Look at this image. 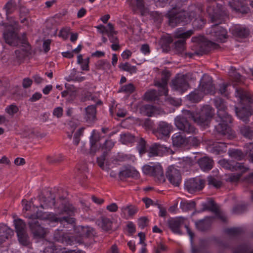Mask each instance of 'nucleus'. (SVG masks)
Wrapping results in <instances>:
<instances>
[{
  "label": "nucleus",
  "instance_id": "obj_1",
  "mask_svg": "<svg viewBox=\"0 0 253 253\" xmlns=\"http://www.w3.org/2000/svg\"><path fill=\"white\" fill-rule=\"evenodd\" d=\"M213 112L212 108L209 105L204 106L200 112L196 113L185 110L183 112V116H178L175 119V125L179 130L188 133H194L196 130L188 123L187 120L192 119L198 125L205 127L209 125Z\"/></svg>",
  "mask_w": 253,
  "mask_h": 253
},
{
  "label": "nucleus",
  "instance_id": "obj_2",
  "mask_svg": "<svg viewBox=\"0 0 253 253\" xmlns=\"http://www.w3.org/2000/svg\"><path fill=\"white\" fill-rule=\"evenodd\" d=\"M28 218L31 220L29 221V224L34 236L39 238L44 237L46 230L41 226L37 221L35 220L36 219H47L51 222L57 221L59 220L56 215L53 213L42 212L39 210L36 214L34 213L29 215ZM59 221L61 224L65 226L68 224H73L75 219L71 217H63L59 219Z\"/></svg>",
  "mask_w": 253,
  "mask_h": 253
},
{
  "label": "nucleus",
  "instance_id": "obj_3",
  "mask_svg": "<svg viewBox=\"0 0 253 253\" xmlns=\"http://www.w3.org/2000/svg\"><path fill=\"white\" fill-rule=\"evenodd\" d=\"M207 12L211 17V21L217 24L212 26L208 30V34L211 38L214 41L219 42H224L227 37V31L222 27L219 26L223 20L226 15L225 12H221L219 8L213 9L211 6L207 8Z\"/></svg>",
  "mask_w": 253,
  "mask_h": 253
},
{
  "label": "nucleus",
  "instance_id": "obj_4",
  "mask_svg": "<svg viewBox=\"0 0 253 253\" xmlns=\"http://www.w3.org/2000/svg\"><path fill=\"white\" fill-rule=\"evenodd\" d=\"M214 105L217 109V115L219 118V122L216 128L219 132L223 134L230 135L229 138L231 139L234 137V134L233 133L229 124L232 123L231 117L225 112L226 108L224 101L219 98H216L214 99Z\"/></svg>",
  "mask_w": 253,
  "mask_h": 253
},
{
  "label": "nucleus",
  "instance_id": "obj_5",
  "mask_svg": "<svg viewBox=\"0 0 253 253\" xmlns=\"http://www.w3.org/2000/svg\"><path fill=\"white\" fill-rule=\"evenodd\" d=\"M175 2L177 3L175 6L173 7V9L169 11L168 13L169 25L172 27H174L180 23L185 24L191 22L195 16V12L193 11L189 12L186 11L176 12V8L181 4V0H172L171 6H173V3Z\"/></svg>",
  "mask_w": 253,
  "mask_h": 253
},
{
  "label": "nucleus",
  "instance_id": "obj_6",
  "mask_svg": "<svg viewBox=\"0 0 253 253\" xmlns=\"http://www.w3.org/2000/svg\"><path fill=\"white\" fill-rule=\"evenodd\" d=\"M200 84L201 86L200 89L194 90L187 96L190 101L199 102L203 97L204 94H213L214 93L215 88L210 76L204 75L201 79Z\"/></svg>",
  "mask_w": 253,
  "mask_h": 253
},
{
  "label": "nucleus",
  "instance_id": "obj_7",
  "mask_svg": "<svg viewBox=\"0 0 253 253\" xmlns=\"http://www.w3.org/2000/svg\"><path fill=\"white\" fill-rule=\"evenodd\" d=\"M193 34L191 30L185 32L182 29H177L174 33V37L177 39H182L174 43L175 49L178 53L183 52L185 48V39L189 38Z\"/></svg>",
  "mask_w": 253,
  "mask_h": 253
},
{
  "label": "nucleus",
  "instance_id": "obj_8",
  "mask_svg": "<svg viewBox=\"0 0 253 253\" xmlns=\"http://www.w3.org/2000/svg\"><path fill=\"white\" fill-rule=\"evenodd\" d=\"M14 224L19 242L22 245H27L29 241L26 233V224L25 222L21 219H17L14 220Z\"/></svg>",
  "mask_w": 253,
  "mask_h": 253
},
{
  "label": "nucleus",
  "instance_id": "obj_9",
  "mask_svg": "<svg viewBox=\"0 0 253 253\" xmlns=\"http://www.w3.org/2000/svg\"><path fill=\"white\" fill-rule=\"evenodd\" d=\"M16 23L14 22L12 25L8 26L3 33V38L8 44L11 45H16L19 42V39L15 33Z\"/></svg>",
  "mask_w": 253,
  "mask_h": 253
},
{
  "label": "nucleus",
  "instance_id": "obj_10",
  "mask_svg": "<svg viewBox=\"0 0 253 253\" xmlns=\"http://www.w3.org/2000/svg\"><path fill=\"white\" fill-rule=\"evenodd\" d=\"M172 126L165 122H160L157 128L154 130V133L158 139H163L169 136L172 130Z\"/></svg>",
  "mask_w": 253,
  "mask_h": 253
},
{
  "label": "nucleus",
  "instance_id": "obj_11",
  "mask_svg": "<svg viewBox=\"0 0 253 253\" xmlns=\"http://www.w3.org/2000/svg\"><path fill=\"white\" fill-rule=\"evenodd\" d=\"M171 87L173 90L180 93L185 92L189 87L186 77L184 75L179 76L172 82Z\"/></svg>",
  "mask_w": 253,
  "mask_h": 253
},
{
  "label": "nucleus",
  "instance_id": "obj_12",
  "mask_svg": "<svg viewBox=\"0 0 253 253\" xmlns=\"http://www.w3.org/2000/svg\"><path fill=\"white\" fill-rule=\"evenodd\" d=\"M204 181L201 178H194L185 182V187L189 193H193L202 189L204 187Z\"/></svg>",
  "mask_w": 253,
  "mask_h": 253
},
{
  "label": "nucleus",
  "instance_id": "obj_13",
  "mask_svg": "<svg viewBox=\"0 0 253 253\" xmlns=\"http://www.w3.org/2000/svg\"><path fill=\"white\" fill-rule=\"evenodd\" d=\"M167 177L169 182L175 186H179L181 178L179 170L173 166L169 167L167 172Z\"/></svg>",
  "mask_w": 253,
  "mask_h": 253
},
{
  "label": "nucleus",
  "instance_id": "obj_14",
  "mask_svg": "<svg viewBox=\"0 0 253 253\" xmlns=\"http://www.w3.org/2000/svg\"><path fill=\"white\" fill-rule=\"evenodd\" d=\"M168 148L159 144H155L150 147L148 152L149 157L161 156L167 152Z\"/></svg>",
  "mask_w": 253,
  "mask_h": 253
},
{
  "label": "nucleus",
  "instance_id": "obj_15",
  "mask_svg": "<svg viewBox=\"0 0 253 253\" xmlns=\"http://www.w3.org/2000/svg\"><path fill=\"white\" fill-rule=\"evenodd\" d=\"M169 73L162 78L161 81H155V85L159 88L160 95H167L168 90L167 88V82L169 77Z\"/></svg>",
  "mask_w": 253,
  "mask_h": 253
},
{
  "label": "nucleus",
  "instance_id": "obj_16",
  "mask_svg": "<svg viewBox=\"0 0 253 253\" xmlns=\"http://www.w3.org/2000/svg\"><path fill=\"white\" fill-rule=\"evenodd\" d=\"M236 113L238 117L243 122L247 123L249 121V118L252 114V111L250 106L243 107L238 110L236 109Z\"/></svg>",
  "mask_w": 253,
  "mask_h": 253
},
{
  "label": "nucleus",
  "instance_id": "obj_17",
  "mask_svg": "<svg viewBox=\"0 0 253 253\" xmlns=\"http://www.w3.org/2000/svg\"><path fill=\"white\" fill-rule=\"evenodd\" d=\"M13 234L12 230L4 224H0V244L8 239Z\"/></svg>",
  "mask_w": 253,
  "mask_h": 253
},
{
  "label": "nucleus",
  "instance_id": "obj_18",
  "mask_svg": "<svg viewBox=\"0 0 253 253\" xmlns=\"http://www.w3.org/2000/svg\"><path fill=\"white\" fill-rule=\"evenodd\" d=\"M218 163L221 167L226 169H235L236 170H240L242 172H245L248 169L246 167L240 163H236L234 167H232V165L225 159L220 160L219 161Z\"/></svg>",
  "mask_w": 253,
  "mask_h": 253
},
{
  "label": "nucleus",
  "instance_id": "obj_19",
  "mask_svg": "<svg viewBox=\"0 0 253 253\" xmlns=\"http://www.w3.org/2000/svg\"><path fill=\"white\" fill-rule=\"evenodd\" d=\"M184 218L179 217L175 219H171L169 222V226L173 232L177 234H180V227L183 222Z\"/></svg>",
  "mask_w": 253,
  "mask_h": 253
},
{
  "label": "nucleus",
  "instance_id": "obj_20",
  "mask_svg": "<svg viewBox=\"0 0 253 253\" xmlns=\"http://www.w3.org/2000/svg\"><path fill=\"white\" fill-rule=\"evenodd\" d=\"M119 175L121 178L128 177H138L139 176V172L133 167L128 166L120 171Z\"/></svg>",
  "mask_w": 253,
  "mask_h": 253
},
{
  "label": "nucleus",
  "instance_id": "obj_21",
  "mask_svg": "<svg viewBox=\"0 0 253 253\" xmlns=\"http://www.w3.org/2000/svg\"><path fill=\"white\" fill-rule=\"evenodd\" d=\"M156 169L158 174L162 173V166L159 164H154L152 166L146 165L142 168V171L146 175L152 176L154 175L153 170Z\"/></svg>",
  "mask_w": 253,
  "mask_h": 253
},
{
  "label": "nucleus",
  "instance_id": "obj_22",
  "mask_svg": "<svg viewBox=\"0 0 253 253\" xmlns=\"http://www.w3.org/2000/svg\"><path fill=\"white\" fill-rule=\"evenodd\" d=\"M137 211V209L135 206H125L121 208V214L124 218L128 219L135 214Z\"/></svg>",
  "mask_w": 253,
  "mask_h": 253
},
{
  "label": "nucleus",
  "instance_id": "obj_23",
  "mask_svg": "<svg viewBox=\"0 0 253 253\" xmlns=\"http://www.w3.org/2000/svg\"><path fill=\"white\" fill-rule=\"evenodd\" d=\"M232 32L233 35L239 37H245L249 33V30L241 25H235L232 29Z\"/></svg>",
  "mask_w": 253,
  "mask_h": 253
},
{
  "label": "nucleus",
  "instance_id": "obj_24",
  "mask_svg": "<svg viewBox=\"0 0 253 253\" xmlns=\"http://www.w3.org/2000/svg\"><path fill=\"white\" fill-rule=\"evenodd\" d=\"M200 168L204 171L211 169L213 166V161L208 157H204L198 161Z\"/></svg>",
  "mask_w": 253,
  "mask_h": 253
},
{
  "label": "nucleus",
  "instance_id": "obj_25",
  "mask_svg": "<svg viewBox=\"0 0 253 253\" xmlns=\"http://www.w3.org/2000/svg\"><path fill=\"white\" fill-rule=\"evenodd\" d=\"M235 96L239 98L241 102L247 101L251 103H253V100L251 95L241 89H236Z\"/></svg>",
  "mask_w": 253,
  "mask_h": 253
},
{
  "label": "nucleus",
  "instance_id": "obj_26",
  "mask_svg": "<svg viewBox=\"0 0 253 253\" xmlns=\"http://www.w3.org/2000/svg\"><path fill=\"white\" fill-rule=\"evenodd\" d=\"M96 108L94 105L88 106L85 108V118L88 122L93 121L95 118Z\"/></svg>",
  "mask_w": 253,
  "mask_h": 253
},
{
  "label": "nucleus",
  "instance_id": "obj_27",
  "mask_svg": "<svg viewBox=\"0 0 253 253\" xmlns=\"http://www.w3.org/2000/svg\"><path fill=\"white\" fill-rule=\"evenodd\" d=\"M172 140L173 144L177 146L183 145L186 141V138L179 132L174 133L172 136Z\"/></svg>",
  "mask_w": 253,
  "mask_h": 253
},
{
  "label": "nucleus",
  "instance_id": "obj_28",
  "mask_svg": "<svg viewBox=\"0 0 253 253\" xmlns=\"http://www.w3.org/2000/svg\"><path fill=\"white\" fill-rule=\"evenodd\" d=\"M110 63L106 60H99L95 64V68L97 70L107 72L110 68Z\"/></svg>",
  "mask_w": 253,
  "mask_h": 253
},
{
  "label": "nucleus",
  "instance_id": "obj_29",
  "mask_svg": "<svg viewBox=\"0 0 253 253\" xmlns=\"http://www.w3.org/2000/svg\"><path fill=\"white\" fill-rule=\"evenodd\" d=\"M119 68L124 71L127 72L131 74L136 73L137 68L135 66H132L128 62L122 63L119 65Z\"/></svg>",
  "mask_w": 253,
  "mask_h": 253
},
{
  "label": "nucleus",
  "instance_id": "obj_30",
  "mask_svg": "<svg viewBox=\"0 0 253 253\" xmlns=\"http://www.w3.org/2000/svg\"><path fill=\"white\" fill-rule=\"evenodd\" d=\"M210 218L207 217L203 220H201L195 223L197 228L200 231H205L210 226L209 221Z\"/></svg>",
  "mask_w": 253,
  "mask_h": 253
},
{
  "label": "nucleus",
  "instance_id": "obj_31",
  "mask_svg": "<svg viewBox=\"0 0 253 253\" xmlns=\"http://www.w3.org/2000/svg\"><path fill=\"white\" fill-rule=\"evenodd\" d=\"M111 221L110 220L104 217H102L101 220L99 223V225L102 228V229L105 231H108L111 228Z\"/></svg>",
  "mask_w": 253,
  "mask_h": 253
},
{
  "label": "nucleus",
  "instance_id": "obj_32",
  "mask_svg": "<svg viewBox=\"0 0 253 253\" xmlns=\"http://www.w3.org/2000/svg\"><path fill=\"white\" fill-rule=\"evenodd\" d=\"M241 133L245 137L252 139L253 137V130L249 126H243L240 128Z\"/></svg>",
  "mask_w": 253,
  "mask_h": 253
},
{
  "label": "nucleus",
  "instance_id": "obj_33",
  "mask_svg": "<svg viewBox=\"0 0 253 253\" xmlns=\"http://www.w3.org/2000/svg\"><path fill=\"white\" fill-rule=\"evenodd\" d=\"M180 208L184 211L194 209L195 203L193 201L181 202L180 204Z\"/></svg>",
  "mask_w": 253,
  "mask_h": 253
},
{
  "label": "nucleus",
  "instance_id": "obj_34",
  "mask_svg": "<svg viewBox=\"0 0 253 253\" xmlns=\"http://www.w3.org/2000/svg\"><path fill=\"white\" fill-rule=\"evenodd\" d=\"M230 157L237 160H241L244 157L243 153L239 150H231L229 151Z\"/></svg>",
  "mask_w": 253,
  "mask_h": 253
},
{
  "label": "nucleus",
  "instance_id": "obj_35",
  "mask_svg": "<svg viewBox=\"0 0 253 253\" xmlns=\"http://www.w3.org/2000/svg\"><path fill=\"white\" fill-rule=\"evenodd\" d=\"M18 111V108L15 105L11 104L7 106L5 112L10 116L13 117Z\"/></svg>",
  "mask_w": 253,
  "mask_h": 253
},
{
  "label": "nucleus",
  "instance_id": "obj_36",
  "mask_svg": "<svg viewBox=\"0 0 253 253\" xmlns=\"http://www.w3.org/2000/svg\"><path fill=\"white\" fill-rule=\"evenodd\" d=\"M136 5H131L133 10L136 11L140 10L142 14H144L145 9L143 3V0H136Z\"/></svg>",
  "mask_w": 253,
  "mask_h": 253
},
{
  "label": "nucleus",
  "instance_id": "obj_37",
  "mask_svg": "<svg viewBox=\"0 0 253 253\" xmlns=\"http://www.w3.org/2000/svg\"><path fill=\"white\" fill-rule=\"evenodd\" d=\"M135 89V87L133 84H128L122 86L119 90V92H123L127 94L132 93Z\"/></svg>",
  "mask_w": 253,
  "mask_h": 253
},
{
  "label": "nucleus",
  "instance_id": "obj_38",
  "mask_svg": "<svg viewBox=\"0 0 253 253\" xmlns=\"http://www.w3.org/2000/svg\"><path fill=\"white\" fill-rule=\"evenodd\" d=\"M134 140V136L129 133H125L121 135V141L124 144L131 142Z\"/></svg>",
  "mask_w": 253,
  "mask_h": 253
},
{
  "label": "nucleus",
  "instance_id": "obj_39",
  "mask_svg": "<svg viewBox=\"0 0 253 253\" xmlns=\"http://www.w3.org/2000/svg\"><path fill=\"white\" fill-rule=\"evenodd\" d=\"M157 97V92L155 90H151L145 93L144 98L148 101L155 100Z\"/></svg>",
  "mask_w": 253,
  "mask_h": 253
},
{
  "label": "nucleus",
  "instance_id": "obj_40",
  "mask_svg": "<svg viewBox=\"0 0 253 253\" xmlns=\"http://www.w3.org/2000/svg\"><path fill=\"white\" fill-rule=\"evenodd\" d=\"M143 108L145 110L146 115L148 116H153L156 111V108L150 105H145Z\"/></svg>",
  "mask_w": 253,
  "mask_h": 253
},
{
  "label": "nucleus",
  "instance_id": "obj_41",
  "mask_svg": "<svg viewBox=\"0 0 253 253\" xmlns=\"http://www.w3.org/2000/svg\"><path fill=\"white\" fill-rule=\"evenodd\" d=\"M213 148L217 153L225 152L226 151V146L223 143H217L214 145Z\"/></svg>",
  "mask_w": 253,
  "mask_h": 253
},
{
  "label": "nucleus",
  "instance_id": "obj_42",
  "mask_svg": "<svg viewBox=\"0 0 253 253\" xmlns=\"http://www.w3.org/2000/svg\"><path fill=\"white\" fill-rule=\"evenodd\" d=\"M208 183L210 185H212L216 188L220 187L221 183L220 181L217 180L214 177L210 176L208 177Z\"/></svg>",
  "mask_w": 253,
  "mask_h": 253
},
{
  "label": "nucleus",
  "instance_id": "obj_43",
  "mask_svg": "<svg viewBox=\"0 0 253 253\" xmlns=\"http://www.w3.org/2000/svg\"><path fill=\"white\" fill-rule=\"evenodd\" d=\"M192 24L194 27L197 28H201L205 24V21L200 17L196 18L193 21Z\"/></svg>",
  "mask_w": 253,
  "mask_h": 253
},
{
  "label": "nucleus",
  "instance_id": "obj_44",
  "mask_svg": "<svg viewBox=\"0 0 253 253\" xmlns=\"http://www.w3.org/2000/svg\"><path fill=\"white\" fill-rule=\"evenodd\" d=\"M69 28H65L62 29L59 33V36L62 37L63 39L66 40L68 37V34L70 32Z\"/></svg>",
  "mask_w": 253,
  "mask_h": 253
},
{
  "label": "nucleus",
  "instance_id": "obj_45",
  "mask_svg": "<svg viewBox=\"0 0 253 253\" xmlns=\"http://www.w3.org/2000/svg\"><path fill=\"white\" fill-rule=\"evenodd\" d=\"M229 4L230 5L231 7H232L236 11H239L240 8L239 7V2L238 0L236 1L235 0H227Z\"/></svg>",
  "mask_w": 253,
  "mask_h": 253
},
{
  "label": "nucleus",
  "instance_id": "obj_46",
  "mask_svg": "<svg viewBox=\"0 0 253 253\" xmlns=\"http://www.w3.org/2000/svg\"><path fill=\"white\" fill-rule=\"evenodd\" d=\"M22 204L23 211H27L31 209V206L32 205V201L28 202L27 200H23L22 201Z\"/></svg>",
  "mask_w": 253,
  "mask_h": 253
},
{
  "label": "nucleus",
  "instance_id": "obj_47",
  "mask_svg": "<svg viewBox=\"0 0 253 253\" xmlns=\"http://www.w3.org/2000/svg\"><path fill=\"white\" fill-rule=\"evenodd\" d=\"M63 110L61 107H57L53 110V115L57 118H60L63 115Z\"/></svg>",
  "mask_w": 253,
  "mask_h": 253
},
{
  "label": "nucleus",
  "instance_id": "obj_48",
  "mask_svg": "<svg viewBox=\"0 0 253 253\" xmlns=\"http://www.w3.org/2000/svg\"><path fill=\"white\" fill-rule=\"evenodd\" d=\"M147 223L148 219L145 217L140 218L138 220V226L142 229L144 228L147 225Z\"/></svg>",
  "mask_w": 253,
  "mask_h": 253
},
{
  "label": "nucleus",
  "instance_id": "obj_49",
  "mask_svg": "<svg viewBox=\"0 0 253 253\" xmlns=\"http://www.w3.org/2000/svg\"><path fill=\"white\" fill-rule=\"evenodd\" d=\"M105 152L103 151V155L100 157L97 158V163L98 166L101 168L102 169H104V161L105 160Z\"/></svg>",
  "mask_w": 253,
  "mask_h": 253
},
{
  "label": "nucleus",
  "instance_id": "obj_50",
  "mask_svg": "<svg viewBox=\"0 0 253 253\" xmlns=\"http://www.w3.org/2000/svg\"><path fill=\"white\" fill-rule=\"evenodd\" d=\"M247 154H249L251 161L253 162V144L250 143L247 145Z\"/></svg>",
  "mask_w": 253,
  "mask_h": 253
},
{
  "label": "nucleus",
  "instance_id": "obj_51",
  "mask_svg": "<svg viewBox=\"0 0 253 253\" xmlns=\"http://www.w3.org/2000/svg\"><path fill=\"white\" fill-rule=\"evenodd\" d=\"M227 84H222L220 85V88L219 89L220 93L226 96H227L229 94L227 90Z\"/></svg>",
  "mask_w": 253,
  "mask_h": 253
},
{
  "label": "nucleus",
  "instance_id": "obj_52",
  "mask_svg": "<svg viewBox=\"0 0 253 253\" xmlns=\"http://www.w3.org/2000/svg\"><path fill=\"white\" fill-rule=\"evenodd\" d=\"M15 6L14 1L12 0L9 1L5 5V8L6 9V13L11 12V10Z\"/></svg>",
  "mask_w": 253,
  "mask_h": 253
},
{
  "label": "nucleus",
  "instance_id": "obj_53",
  "mask_svg": "<svg viewBox=\"0 0 253 253\" xmlns=\"http://www.w3.org/2000/svg\"><path fill=\"white\" fill-rule=\"evenodd\" d=\"M89 58L85 59L83 62H82L81 64V69L84 71H88L89 70Z\"/></svg>",
  "mask_w": 253,
  "mask_h": 253
},
{
  "label": "nucleus",
  "instance_id": "obj_54",
  "mask_svg": "<svg viewBox=\"0 0 253 253\" xmlns=\"http://www.w3.org/2000/svg\"><path fill=\"white\" fill-rule=\"evenodd\" d=\"M107 31L105 33L107 34L108 37H110V35H113L116 34V32L114 30L113 25L111 23H108L107 25Z\"/></svg>",
  "mask_w": 253,
  "mask_h": 253
},
{
  "label": "nucleus",
  "instance_id": "obj_55",
  "mask_svg": "<svg viewBox=\"0 0 253 253\" xmlns=\"http://www.w3.org/2000/svg\"><path fill=\"white\" fill-rule=\"evenodd\" d=\"M33 81L29 78H25L23 79L22 85L24 88H28L32 84Z\"/></svg>",
  "mask_w": 253,
  "mask_h": 253
},
{
  "label": "nucleus",
  "instance_id": "obj_56",
  "mask_svg": "<svg viewBox=\"0 0 253 253\" xmlns=\"http://www.w3.org/2000/svg\"><path fill=\"white\" fill-rule=\"evenodd\" d=\"M50 40H46L43 42V48L45 52H48L50 50V45L51 43Z\"/></svg>",
  "mask_w": 253,
  "mask_h": 253
},
{
  "label": "nucleus",
  "instance_id": "obj_57",
  "mask_svg": "<svg viewBox=\"0 0 253 253\" xmlns=\"http://www.w3.org/2000/svg\"><path fill=\"white\" fill-rule=\"evenodd\" d=\"M153 172H154V175H152V176H154V177L157 178L158 180H159L160 181L164 180V172H163V169L162 168V173H161V174H158L157 172V170L156 169H154V170H153Z\"/></svg>",
  "mask_w": 253,
  "mask_h": 253
},
{
  "label": "nucleus",
  "instance_id": "obj_58",
  "mask_svg": "<svg viewBox=\"0 0 253 253\" xmlns=\"http://www.w3.org/2000/svg\"><path fill=\"white\" fill-rule=\"evenodd\" d=\"M140 50L144 54H148L150 52L149 46L147 44H143L141 47Z\"/></svg>",
  "mask_w": 253,
  "mask_h": 253
},
{
  "label": "nucleus",
  "instance_id": "obj_59",
  "mask_svg": "<svg viewBox=\"0 0 253 253\" xmlns=\"http://www.w3.org/2000/svg\"><path fill=\"white\" fill-rule=\"evenodd\" d=\"M61 160L60 158H55L53 156H48L47 157V161L49 163L54 164L59 162Z\"/></svg>",
  "mask_w": 253,
  "mask_h": 253
},
{
  "label": "nucleus",
  "instance_id": "obj_60",
  "mask_svg": "<svg viewBox=\"0 0 253 253\" xmlns=\"http://www.w3.org/2000/svg\"><path fill=\"white\" fill-rule=\"evenodd\" d=\"M106 208L110 212H115L118 210V207L116 204L112 203L108 205Z\"/></svg>",
  "mask_w": 253,
  "mask_h": 253
},
{
  "label": "nucleus",
  "instance_id": "obj_61",
  "mask_svg": "<svg viewBox=\"0 0 253 253\" xmlns=\"http://www.w3.org/2000/svg\"><path fill=\"white\" fill-rule=\"evenodd\" d=\"M42 94L39 92L34 93L30 98V100L32 102H35L39 100L42 97Z\"/></svg>",
  "mask_w": 253,
  "mask_h": 253
},
{
  "label": "nucleus",
  "instance_id": "obj_62",
  "mask_svg": "<svg viewBox=\"0 0 253 253\" xmlns=\"http://www.w3.org/2000/svg\"><path fill=\"white\" fill-rule=\"evenodd\" d=\"M132 55V52L129 50H125L121 54L122 58L124 59H128Z\"/></svg>",
  "mask_w": 253,
  "mask_h": 253
},
{
  "label": "nucleus",
  "instance_id": "obj_63",
  "mask_svg": "<svg viewBox=\"0 0 253 253\" xmlns=\"http://www.w3.org/2000/svg\"><path fill=\"white\" fill-rule=\"evenodd\" d=\"M14 164L18 166H23L25 164V161L22 158H17L14 160Z\"/></svg>",
  "mask_w": 253,
  "mask_h": 253
},
{
  "label": "nucleus",
  "instance_id": "obj_64",
  "mask_svg": "<svg viewBox=\"0 0 253 253\" xmlns=\"http://www.w3.org/2000/svg\"><path fill=\"white\" fill-rule=\"evenodd\" d=\"M126 111L124 109H120L117 112V115L119 117H124L126 115Z\"/></svg>",
  "mask_w": 253,
  "mask_h": 253
}]
</instances>
